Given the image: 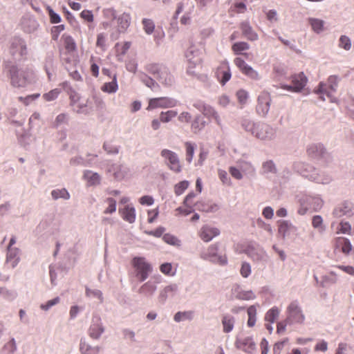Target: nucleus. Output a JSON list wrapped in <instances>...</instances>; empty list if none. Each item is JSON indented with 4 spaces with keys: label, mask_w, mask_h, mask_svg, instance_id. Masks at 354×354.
<instances>
[{
    "label": "nucleus",
    "mask_w": 354,
    "mask_h": 354,
    "mask_svg": "<svg viewBox=\"0 0 354 354\" xmlns=\"http://www.w3.org/2000/svg\"><path fill=\"white\" fill-rule=\"evenodd\" d=\"M132 265L136 269V276L140 281H145L152 271L151 265L143 257H134Z\"/></svg>",
    "instance_id": "423d86ee"
},
{
    "label": "nucleus",
    "mask_w": 354,
    "mask_h": 354,
    "mask_svg": "<svg viewBox=\"0 0 354 354\" xmlns=\"http://www.w3.org/2000/svg\"><path fill=\"white\" fill-rule=\"evenodd\" d=\"M86 295L88 297H93L99 299L100 303L103 302L102 292L97 289L86 288Z\"/></svg>",
    "instance_id": "c03bdc74"
},
{
    "label": "nucleus",
    "mask_w": 354,
    "mask_h": 354,
    "mask_svg": "<svg viewBox=\"0 0 354 354\" xmlns=\"http://www.w3.org/2000/svg\"><path fill=\"white\" fill-rule=\"evenodd\" d=\"M201 257L214 263L221 264V245L216 243L211 245L207 252L201 254Z\"/></svg>",
    "instance_id": "9b49d317"
},
{
    "label": "nucleus",
    "mask_w": 354,
    "mask_h": 354,
    "mask_svg": "<svg viewBox=\"0 0 354 354\" xmlns=\"http://www.w3.org/2000/svg\"><path fill=\"white\" fill-rule=\"evenodd\" d=\"M7 76L10 80V85L15 88H24L29 84V80L26 73L19 68L17 65L8 64L6 65Z\"/></svg>",
    "instance_id": "f03ea898"
},
{
    "label": "nucleus",
    "mask_w": 354,
    "mask_h": 354,
    "mask_svg": "<svg viewBox=\"0 0 354 354\" xmlns=\"http://www.w3.org/2000/svg\"><path fill=\"white\" fill-rule=\"evenodd\" d=\"M234 63L236 66L241 70V71L245 75L248 76L250 78L255 80L259 79L260 77L259 73L251 66L248 65L241 58H236L234 59Z\"/></svg>",
    "instance_id": "4468645a"
},
{
    "label": "nucleus",
    "mask_w": 354,
    "mask_h": 354,
    "mask_svg": "<svg viewBox=\"0 0 354 354\" xmlns=\"http://www.w3.org/2000/svg\"><path fill=\"white\" fill-rule=\"evenodd\" d=\"M65 48L68 51H73L76 49V44L71 36L64 35Z\"/></svg>",
    "instance_id": "09e8293b"
},
{
    "label": "nucleus",
    "mask_w": 354,
    "mask_h": 354,
    "mask_svg": "<svg viewBox=\"0 0 354 354\" xmlns=\"http://www.w3.org/2000/svg\"><path fill=\"white\" fill-rule=\"evenodd\" d=\"M241 28L243 35L251 41L258 39V35L252 30V27L248 23H243Z\"/></svg>",
    "instance_id": "7c9ffc66"
},
{
    "label": "nucleus",
    "mask_w": 354,
    "mask_h": 354,
    "mask_svg": "<svg viewBox=\"0 0 354 354\" xmlns=\"http://www.w3.org/2000/svg\"><path fill=\"white\" fill-rule=\"evenodd\" d=\"M103 149L106 151L107 153L115 155L119 153L120 147L111 145L110 143L104 142L103 145Z\"/></svg>",
    "instance_id": "603ef678"
},
{
    "label": "nucleus",
    "mask_w": 354,
    "mask_h": 354,
    "mask_svg": "<svg viewBox=\"0 0 354 354\" xmlns=\"http://www.w3.org/2000/svg\"><path fill=\"white\" fill-rule=\"evenodd\" d=\"M305 315L298 301H292L286 309V322L288 324H302L305 321Z\"/></svg>",
    "instance_id": "20e7f679"
},
{
    "label": "nucleus",
    "mask_w": 354,
    "mask_h": 354,
    "mask_svg": "<svg viewBox=\"0 0 354 354\" xmlns=\"http://www.w3.org/2000/svg\"><path fill=\"white\" fill-rule=\"evenodd\" d=\"M291 79V84L288 85L281 84L280 87L288 91L299 92L304 88L307 83V77L304 74V73H300L297 75H292Z\"/></svg>",
    "instance_id": "9d476101"
},
{
    "label": "nucleus",
    "mask_w": 354,
    "mask_h": 354,
    "mask_svg": "<svg viewBox=\"0 0 354 354\" xmlns=\"http://www.w3.org/2000/svg\"><path fill=\"white\" fill-rule=\"evenodd\" d=\"M333 243L335 251H340L346 255L349 254L352 250V245L350 241L345 237H336L333 239Z\"/></svg>",
    "instance_id": "2eb2a0df"
},
{
    "label": "nucleus",
    "mask_w": 354,
    "mask_h": 354,
    "mask_svg": "<svg viewBox=\"0 0 354 354\" xmlns=\"http://www.w3.org/2000/svg\"><path fill=\"white\" fill-rule=\"evenodd\" d=\"M105 328L102 322L101 317L98 315H94L91 319V324L88 328V335L94 339H98L104 332Z\"/></svg>",
    "instance_id": "ddd939ff"
},
{
    "label": "nucleus",
    "mask_w": 354,
    "mask_h": 354,
    "mask_svg": "<svg viewBox=\"0 0 354 354\" xmlns=\"http://www.w3.org/2000/svg\"><path fill=\"white\" fill-rule=\"evenodd\" d=\"M236 344L238 348L249 353H252L256 349V344L250 337L238 339Z\"/></svg>",
    "instance_id": "aec40b11"
},
{
    "label": "nucleus",
    "mask_w": 354,
    "mask_h": 354,
    "mask_svg": "<svg viewBox=\"0 0 354 354\" xmlns=\"http://www.w3.org/2000/svg\"><path fill=\"white\" fill-rule=\"evenodd\" d=\"M189 186V182L187 180H183L174 187V192L177 196L181 195Z\"/></svg>",
    "instance_id": "8fccbe9b"
},
{
    "label": "nucleus",
    "mask_w": 354,
    "mask_h": 354,
    "mask_svg": "<svg viewBox=\"0 0 354 354\" xmlns=\"http://www.w3.org/2000/svg\"><path fill=\"white\" fill-rule=\"evenodd\" d=\"M249 49V44L246 42H236L232 46V50L236 53H239L241 51Z\"/></svg>",
    "instance_id": "4d7b16f0"
},
{
    "label": "nucleus",
    "mask_w": 354,
    "mask_h": 354,
    "mask_svg": "<svg viewBox=\"0 0 354 354\" xmlns=\"http://www.w3.org/2000/svg\"><path fill=\"white\" fill-rule=\"evenodd\" d=\"M160 155L165 159V163L170 170L175 173H180L182 171L180 160L175 152L165 149L161 151Z\"/></svg>",
    "instance_id": "0eeeda50"
},
{
    "label": "nucleus",
    "mask_w": 354,
    "mask_h": 354,
    "mask_svg": "<svg viewBox=\"0 0 354 354\" xmlns=\"http://www.w3.org/2000/svg\"><path fill=\"white\" fill-rule=\"evenodd\" d=\"M162 239L165 243H167V244H169L171 245H174V246H180V241L176 236L171 235L170 234H164Z\"/></svg>",
    "instance_id": "49530a36"
},
{
    "label": "nucleus",
    "mask_w": 354,
    "mask_h": 354,
    "mask_svg": "<svg viewBox=\"0 0 354 354\" xmlns=\"http://www.w3.org/2000/svg\"><path fill=\"white\" fill-rule=\"evenodd\" d=\"M339 46L345 50H349L351 48V39L345 35L341 36L339 39Z\"/></svg>",
    "instance_id": "e2e57ef3"
},
{
    "label": "nucleus",
    "mask_w": 354,
    "mask_h": 354,
    "mask_svg": "<svg viewBox=\"0 0 354 354\" xmlns=\"http://www.w3.org/2000/svg\"><path fill=\"white\" fill-rule=\"evenodd\" d=\"M20 250L18 248L7 246L6 261L10 262L12 268H15L20 261Z\"/></svg>",
    "instance_id": "412c9836"
},
{
    "label": "nucleus",
    "mask_w": 354,
    "mask_h": 354,
    "mask_svg": "<svg viewBox=\"0 0 354 354\" xmlns=\"http://www.w3.org/2000/svg\"><path fill=\"white\" fill-rule=\"evenodd\" d=\"M0 295L8 300H12L16 297V293L14 291L10 290L5 287H0Z\"/></svg>",
    "instance_id": "3c124183"
},
{
    "label": "nucleus",
    "mask_w": 354,
    "mask_h": 354,
    "mask_svg": "<svg viewBox=\"0 0 354 354\" xmlns=\"http://www.w3.org/2000/svg\"><path fill=\"white\" fill-rule=\"evenodd\" d=\"M194 312L192 310L178 311L174 316V320L177 322L191 321L194 319Z\"/></svg>",
    "instance_id": "cd10ccee"
},
{
    "label": "nucleus",
    "mask_w": 354,
    "mask_h": 354,
    "mask_svg": "<svg viewBox=\"0 0 354 354\" xmlns=\"http://www.w3.org/2000/svg\"><path fill=\"white\" fill-rule=\"evenodd\" d=\"M236 97L240 104H245L248 98V93L245 90L241 89L236 92Z\"/></svg>",
    "instance_id": "052dcab7"
},
{
    "label": "nucleus",
    "mask_w": 354,
    "mask_h": 354,
    "mask_svg": "<svg viewBox=\"0 0 354 354\" xmlns=\"http://www.w3.org/2000/svg\"><path fill=\"white\" fill-rule=\"evenodd\" d=\"M178 104V101L174 98L169 97H156L149 100L147 110H151L157 108L167 109L173 108Z\"/></svg>",
    "instance_id": "6e6552de"
},
{
    "label": "nucleus",
    "mask_w": 354,
    "mask_h": 354,
    "mask_svg": "<svg viewBox=\"0 0 354 354\" xmlns=\"http://www.w3.org/2000/svg\"><path fill=\"white\" fill-rule=\"evenodd\" d=\"M118 86L115 75H114L111 82L105 83L102 87V90L104 92L109 93H115L118 91Z\"/></svg>",
    "instance_id": "f704fd0d"
},
{
    "label": "nucleus",
    "mask_w": 354,
    "mask_h": 354,
    "mask_svg": "<svg viewBox=\"0 0 354 354\" xmlns=\"http://www.w3.org/2000/svg\"><path fill=\"white\" fill-rule=\"evenodd\" d=\"M203 46L202 44H192L185 53V56L189 62V66L195 67L201 65L202 62V55Z\"/></svg>",
    "instance_id": "39448f33"
},
{
    "label": "nucleus",
    "mask_w": 354,
    "mask_h": 354,
    "mask_svg": "<svg viewBox=\"0 0 354 354\" xmlns=\"http://www.w3.org/2000/svg\"><path fill=\"white\" fill-rule=\"evenodd\" d=\"M157 290L156 283L149 281L144 283L138 290V292L146 297H151Z\"/></svg>",
    "instance_id": "5701e85b"
},
{
    "label": "nucleus",
    "mask_w": 354,
    "mask_h": 354,
    "mask_svg": "<svg viewBox=\"0 0 354 354\" xmlns=\"http://www.w3.org/2000/svg\"><path fill=\"white\" fill-rule=\"evenodd\" d=\"M118 23L120 27V31H125L131 24V17L129 14L123 13L118 18Z\"/></svg>",
    "instance_id": "473e14b6"
},
{
    "label": "nucleus",
    "mask_w": 354,
    "mask_h": 354,
    "mask_svg": "<svg viewBox=\"0 0 354 354\" xmlns=\"http://www.w3.org/2000/svg\"><path fill=\"white\" fill-rule=\"evenodd\" d=\"M220 230L218 228L205 225L200 230V237L205 242L210 241L214 237L219 235Z\"/></svg>",
    "instance_id": "6ab92c4d"
},
{
    "label": "nucleus",
    "mask_w": 354,
    "mask_h": 354,
    "mask_svg": "<svg viewBox=\"0 0 354 354\" xmlns=\"http://www.w3.org/2000/svg\"><path fill=\"white\" fill-rule=\"evenodd\" d=\"M262 169L263 172L269 173V172H275L276 167L274 162L272 160L266 161L263 164Z\"/></svg>",
    "instance_id": "0e129e2a"
},
{
    "label": "nucleus",
    "mask_w": 354,
    "mask_h": 354,
    "mask_svg": "<svg viewBox=\"0 0 354 354\" xmlns=\"http://www.w3.org/2000/svg\"><path fill=\"white\" fill-rule=\"evenodd\" d=\"M248 319L247 324L249 327H253L257 321V308L254 306H250L247 310Z\"/></svg>",
    "instance_id": "4c0bfd02"
},
{
    "label": "nucleus",
    "mask_w": 354,
    "mask_h": 354,
    "mask_svg": "<svg viewBox=\"0 0 354 354\" xmlns=\"http://www.w3.org/2000/svg\"><path fill=\"white\" fill-rule=\"evenodd\" d=\"M61 93V89L59 88H54L50 91L48 93H46L43 95V98L47 101L50 102L53 101L57 98L58 95Z\"/></svg>",
    "instance_id": "de8ad7c7"
},
{
    "label": "nucleus",
    "mask_w": 354,
    "mask_h": 354,
    "mask_svg": "<svg viewBox=\"0 0 354 354\" xmlns=\"http://www.w3.org/2000/svg\"><path fill=\"white\" fill-rule=\"evenodd\" d=\"M185 145L186 148V160L190 163L194 157L196 145L190 142H186Z\"/></svg>",
    "instance_id": "37998d69"
},
{
    "label": "nucleus",
    "mask_w": 354,
    "mask_h": 354,
    "mask_svg": "<svg viewBox=\"0 0 354 354\" xmlns=\"http://www.w3.org/2000/svg\"><path fill=\"white\" fill-rule=\"evenodd\" d=\"M106 202L109 207L104 210V214H112L116 211V201L113 198H108Z\"/></svg>",
    "instance_id": "13d9d810"
},
{
    "label": "nucleus",
    "mask_w": 354,
    "mask_h": 354,
    "mask_svg": "<svg viewBox=\"0 0 354 354\" xmlns=\"http://www.w3.org/2000/svg\"><path fill=\"white\" fill-rule=\"evenodd\" d=\"M234 318L232 316H225L223 319V331L225 333L230 332L234 325Z\"/></svg>",
    "instance_id": "79ce46f5"
},
{
    "label": "nucleus",
    "mask_w": 354,
    "mask_h": 354,
    "mask_svg": "<svg viewBox=\"0 0 354 354\" xmlns=\"http://www.w3.org/2000/svg\"><path fill=\"white\" fill-rule=\"evenodd\" d=\"M60 301V298L56 297L55 298L48 301L46 304L40 305V308L43 310L48 311L51 307L55 306Z\"/></svg>",
    "instance_id": "5fc2aeb1"
},
{
    "label": "nucleus",
    "mask_w": 354,
    "mask_h": 354,
    "mask_svg": "<svg viewBox=\"0 0 354 354\" xmlns=\"http://www.w3.org/2000/svg\"><path fill=\"white\" fill-rule=\"evenodd\" d=\"M308 21L313 28V30L319 33L324 29V22L323 20L319 19H315V18H310L308 19Z\"/></svg>",
    "instance_id": "ea45409f"
},
{
    "label": "nucleus",
    "mask_w": 354,
    "mask_h": 354,
    "mask_svg": "<svg viewBox=\"0 0 354 354\" xmlns=\"http://www.w3.org/2000/svg\"><path fill=\"white\" fill-rule=\"evenodd\" d=\"M338 82V77L331 75L328 79V84L320 82L318 87V92L321 94H326L330 102H334L335 97L333 93L335 92Z\"/></svg>",
    "instance_id": "1a4fd4ad"
},
{
    "label": "nucleus",
    "mask_w": 354,
    "mask_h": 354,
    "mask_svg": "<svg viewBox=\"0 0 354 354\" xmlns=\"http://www.w3.org/2000/svg\"><path fill=\"white\" fill-rule=\"evenodd\" d=\"M194 67L189 66L187 68V73L196 77L198 80H200L203 82H206L208 79L207 76L204 74H198V73H196V71L194 70Z\"/></svg>",
    "instance_id": "6e6d98bb"
},
{
    "label": "nucleus",
    "mask_w": 354,
    "mask_h": 354,
    "mask_svg": "<svg viewBox=\"0 0 354 354\" xmlns=\"http://www.w3.org/2000/svg\"><path fill=\"white\" fill-rule=\"evenodd\" d=\"M206 122L201 115H196L191 124V129L194 133H199L205 127Z\"/></svg>",
    "instance_id": "c85d7f7f"
},
{
    "label": "nucleus",
    "mask_w": 354,
    "mask_h": 354,
    "mask_svg": "<svg viewBox=\"0 0 354 354\" xmlns=\"http://www.w3.org/2000/svg\"><path fill=\"white\" fill-rule=\"evenodd\" d=\"M100 346H92L86 342L84 338L80 339V351L81 354H99Z\"/></svg>",
    "instance_id": "393cba45"
},
{
    "label": "nucleus",
    "mask_w": 354,
    "mask_h": 354,
    "mask_svg": "<svg viewBox=\"0 0 354 354\" xmlns=\"http://www.w3.org/2000/svg\"><path fill=\"white\" fill-rule=\"evenodd\" d=\"M143 30L147 35H151L155 29V24L151 19L144 18L142 21Z\"/></svg>",
    "instance_id": "58836bf2"
},
{
    "label": "nucleus",
    "mask_w": 354,
    "mask_h": 354,
    "mask_svg": "<svg viewBox=\"0 0 354 354\" xmlns=\"http://www.w3.org/2000/svg\"><path fill=\"white\" fill-rule=\"evenodd\" d=\"M9 53L15 60L20 61L28 53L26 41L18 36L12 37L9 41Z\"/></svg>",
    "instance_id": "7ed1b4c3"
},
{
    "label": "nucleus",
    "mask_w": 354,
    "mask_h": 354,
    "mask_svg": "<svg viewBox=\"0 0 354 354\" xmlns=\"http://www.w3.org/2000/svg\"><path fill=\"white\" fill-rule=\"evenodd\" d=\"M238 297L243 300H250L255 297L254 292L252 290L242 291L238 295Z\"/></svg>",
    "instance_id": "69168bd1"
},
{
    "label": "nucleus",
    "mask_w": 354,
    "mask_h": 354,
    "mask_svg": "<svg viewBox=\"0 0 354 354\" xmlns=\"http://www.w3.org/2000/svg\"><path fill=\"white\" fill-rule=\"evenodd\" d=\"M252 133L257 138L265 140L271 138L272 135V130L268 125L261 124L254 125L252 129Z\"/></svg>",
    "instance_id": "f3484780"
},
{
    "label": "nucleus",
    "mask_w": 354,
    "mask_h": 354,
    "mask_svg": "<svg viewBox=\"0 0 354 354\" xmlns=\"http://www.w3.org/2000/svg\"><path fill=\"white\" fill-rule=\"evenodd\" d=\"M178 291V286L176 283H172L162 289L158 295L159 302L164 304L168 297H174Z\"/></svg>",
    "instance_id": "a211bd4d"
},
{
    "label": "nucleus",
    "mask_w": 354,
    "mask_h": 354,
    "mask_svg": "<svg viewBox=\"0 0 354 354\" xmlns=\"http://www.w3.org/2000/svg\"><path fill=\"white\" fill-rule=\"evenodd\" d=\"M271 101L270 93L268 91H262L257 99L256 109L258 114L262 116L266 115L270 110Z\"/></svg>",
    "instance_id": "f8f14e48"
},
{
    "label": "nucleus",
    "mask_w": 354,
    "mask_h": 354,
    "mask_svg": "<svg viewBox=\"0 0 354 354\" xmlns=\"http://www.w3.org/2000/svg\"><path fill=\"white\" fill-rule=\"evenodd\" d=\"M83 178L91 186L100 185L101 181L100 176L97 173L93 172L91 170L84 171Z\"/></svg>",
    "instance_id": "a878e982"
},
{
    "label": "nucleus",
    "mask_w": 354,
    "mask_h": 354,
    "mask_svg": "<svg viewBox=\"0 0 354 354\" xmlns=\"http://www.w3.org/2000/svg\"><path fill=\"white\" fill-rule=\"evenodd\" d=\"M22 28L24 32L28 33L34 32L39 28V24L37 21L30 17H24L21 22Z\"/></svg>",
    "instance_id": "4be33fe9"
},
{
    "label": "nucleus",
    "mask_w": 354,
    "mask_h": 354,
    "mask_svg": "<svg viewBox=\"0 0 354 354\" xmlns=\"http://www.w3.org/2000/svg\"><path fill=\"white\" fill-rule=\"evenodd\" d=\"M231 9L234 13H243L246 10V6L243 2H237L231 7Z\"/></svg>",
    "instance_id": "bf43d9fd"
},
{
    "label": "nucleus",
    "mask_w": 354,
    "mask_h": 354,
    "mask_svg": "<svg viewBox=\"0 0 354 354\" xmlns=\"http://www.w3.org/2000/svg\"><path fill=\"white\" fill-rule=\"evenodd\" d=\"M203 114L207 118L214 119L218 123V115L211 106L206 104L203 111Z\"/></svg>",
    "instance_id": "a18cd8bd"
},
{
    "label": "nucleus",
    "mask_w": 354,
    "mask_h": 354,
    "mask_svg": "<svg viewBox=\"0 0 354 354\" xmlns=\"http://www.w3.org/2000/svg\"><path fill=\"white\" fill-rule=\"evenodd\" d=\"M145 69L165 86H171L174 82V76L163 64L151 63L145 66Z\"/></svg>",
    "instance_id": "f257e3e1"
},
{
    "label": "nucleus",
    "mask_w": 354,
    "mask_h": 354,
    "mask_svg": "<svg viewBox=\"0 0 354 354\" xmlns=\"http://www.w3.org/2000/svg\"><path fill=\"white\" fill-rule=\"evenodd\" d=\"M54 57L53 53H48L45 58L44 68L49 80H51L53 68Z\"/></svg>",
    "instance_id": "2f4dec72"
},
{
    "label": "nucleus",
    "mask_w": 354,
    "mask_h": 354,
    "mask_svg": "<svg viewBox=\"0 0 354 354\" xmlns=\"http://www.w3.org/2000/svg\"><path fill=\"white\" fill-rule=\"evenodd\" d=\"M128 168L121 164H111L107 168V172L112 174L114 178L117 180H122L128 173Z\"/></svg>",
    "instance_id": "dca6fc26"
},
{
    "label": "nucleus",
    "mask_w": 354,
    "mask_h": 354,
    "mask_svg": "<svg viewBox=\"0 0 354 354\" xmlns=\"http://www.w3.org/2000/svg\"><path fill=\"white\" fill-rule=\"evenodd\" d=\"M241 274L242 277L246 278L251 273V266L248 263H243L240 270Z\"/></svg>",
    "instance_id": "338daca9"
},
{
    "label": "nucleus",
    "mask_w": 354,
    "mask_h": 354,
    "mask_svg": "<svg viewBox=\"0 0 354 354\" xmlns=\"http://www.w3.org/2000/svg\"><path fill=\"white\" fill-rule=\"evenodd\" d=\"M122 218L129 223H133L136 221V209L133 207L127 205L122 209H119Z\"/></svg>",
    "instance_id": "b1692460"
},
{
    "label": "nucleus",
    "mask_w": 354,
    "mask_h": 354,
    "mask_svg": "<svg viewBox=\"0 0 354 354\" xmlns=\"http://www.w3.org/2000/svg\"><path fill=\"white\" fill-rule=\"evenodd\" d=\"M352 205L348 203H344L339 207H336L333 211V214L336 217H341L344 215H351Z\"/></svg>",
    "instance_id": "bb28decb"
},
{
    "label": "nucleus",
    "mask_w": 354,
    "mask_h": 354,
    "mask_svg": "<svg viewBox=\"0 0 354 354\" xmlns=\"http://www.w3.org/2000/svg\"><path fill=\"white\" fill-rule=\"evenodd\" d=\"M140 79L145 86L150 88L153 91H156L160 87L158 84L153 79L151 78L145 73L140 74Z\"/></svg>",
    "instance_id": "72a5a7b5"
},
{
    "label": "nucleus",
    "mask_w": 354,
    "mask_h": 354,
    "mask_svg": "<svg viewBox=\"0 0 354 354\" xmlns=\"http://www.w3.org/2000/svg\"><path fill=\"white\" fill-rule=\"evenodd\" d=\"M64 28L65 26L63 24L53 26L51 30L53 39L57 40L59 37L60 32H62L64 30Z\"/></svg>",
    "instance_id": "680f3d73"
},
{
    "label": "nucleus",
    "mask_w": 354,
    "mask_h": 354,
    "mask_svg": "<svg viewBox=\"0 0 354 354\" xmlns=\"http://www.w3.org/2000/svg\"><path fill=\"white\" fill-rule=\"evenodd\" d=\"M46 10L48 11L49 17H50V21L52 24H58L61 21V17L54 12L53 8L50 6H48L46 8Z\"/></svg>",
    "instance_id": "864d4df0"
},
{
    "label": "nucleus",
    "mask_w": 354,
    "mask_h": 354,
    "mask_svg": "<svg viewBox=\"0 0 354 354\" xmlns=\"http://www.w3.org/2000/svg\"><path fill=\"white\" fill-rule=\"evenodd\" d=\"M288 342V338L284 339L283 341L277 342L273 347L274 354H279L284 345Z\"/></svg>",
    "instance_id": "774afa93"
},
{
    "label": "nucleus",
    "mask_w": 354,
    "mask_h": 354,
    "mask_svg": "<svg viewBox=\"0 0 354 354\" xmlns=\"http://www.w3.org/2000/svg\"><path fill=\"white\" fill-rule=\"evenodd\" d=\"M178 115V112L174 110H169L167 111H162L160 114V120L162 122H170L174 118H175Z\"/></svg>",
    "instance_id": "a19ab883"
},
{
    "label": "nucleus",
    "mask_w": 354,
    "mask_h": 354,
    "mask_svg": "<svg viewBox=\"0 0 354 354\" xmlns=\"http://www.w3.org/2000/svg\"><path fill=\"white\" fill-rule=\"evenodd\" d=\"M308 156L313 158L322 156L324 153V147L320 144H313L307 149Z\"/></svg>",
    "instance_id": "c756f323"
},
{
    "label": "nucleus",
    "mask_w": 354,
    "mask_h": 354,
    "mask_svg": "<svg viewBox=\"0 0 354 354\" xmlns=\"http://www.w3.org/2000/svg\"><path fill=\"white\" fill-rule=\"evenodd\" d=\"M279 313V308L274 306L266 313L265 319L268 322L274 323L278 319Z\"/></svg>",
    "instance_id": "e433bc0d"
},
{
    "label": "nucleus",
    "mask_w": 354,
    "mask_h": 354,
    "mask_svg": "<svg viewBox=\"0 0 354 354\" xmlns=\"http://www.w3.org/2000/svg\"><path fill=\"white\" fill-rule=\"evenodd\" d=\"M50 194L54 200L59 198L68 200L70 198V194L65 188L53 189Z\"/></svg>",
    "instance_id": "c9c22d12"
}]
</instances>
